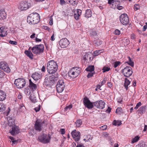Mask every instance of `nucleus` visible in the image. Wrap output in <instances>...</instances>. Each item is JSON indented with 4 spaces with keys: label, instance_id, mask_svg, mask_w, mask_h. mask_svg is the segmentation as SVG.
<instances>
[{
    "label": "nucleus",
    "instance_id": "nucleus-11",
    "mask_svg": "<svg viewBox=\"0 0 147 147\" xmlns=\"http://www.w3.org/2000/svg\"><path fill=\"white\" fill-rule=\"evenodd\" d=\"M72 136L76 142L79 140L80 138V133L79 131H77L76 130H74L71 132Z\"/></svg>",
    "mask_w": 147,
    "mask_h": 147
},
{
    "label": "nucleus",
    "instance_id": "nucleus-47",
    "mask_svg": "<svg viewBox=\"0 0 147 147\" xmlns=\"http://www.w3.org/2000/svg\"><path fill=\"white\" fill-rule=\"evenodd\" d=\"M40 109V105H38L37 107H36L34 109V110L36 112H37L39 111Z\"/></svg>",
    "mask_w": 147,
    "mask_h": 147
},
{
    "label": "nucleus",
    "instance_id": "nucleus-16",
    "mask_svg": "<svg viewBox=\"0 0 147 147\" xmlns=\"http://www.w3.org/2000/svg\"><path fill=\"white\" fill-rule=\"evenodd\" d=\"M9 131L10 133L13 136L18 134L19 132L18 126L16 125L13 126L11 129H10Z\"/></svg>",
    "mask_w": 147,
    "mask_h": 147
},
{
    "label": "nucleus",
    "instance_id": "nucleus-51",
    "mask_svg": "<svg viewBox=\"0 0 147 147\" xmlns=\"http://www.w3.org/2000/svg\"><path fill=\"white\" fill-rule=\"evenodd\" d=\"M80 16V15H78L76 13H75L74 15V17L75 19L76 20H78L79 19Z\"/></svg>",
    "mask_w": 147,
    "mask_h": 147
},
{
    "label": "nucleus",
    "instance_id": "nucleus-2",
    "mask_svg": "<svg viewBox=\"0 0 147 147\" xmlns=\"http://www.w3.org/2000/svg\"><path fill=\"white\" fill-rule=\"evenodd\" d=\"M40 20L39 14L36 12L30 14L27 18V21L29 24H37Z\"/></svg>",
    "mask_w": 147,
    "mask_h": 147
},
{
    "label": "nucleus",
    "instance_id": "nucleus-40",
    "mask_svg": "<svg viewBox=\"0 0 147 147\" xmlns=\"http://www.w3.org/2000/svg\"><path fill=\"white\" fill-rule=\"evenodd\" d=\"M25 109V107L22 105L20 106L19 110L20 112H23Z\"/></svg>",
    "mask_w": 147,
    "mask_h": 147
},
{
    "label": "nucleus",
    "instance_id": "nucleus-25",
    "mask_svg": "<svg viewBox=\"0 0 147 147\" xmlns=\"http://www.w3.org/2000/svg\"><path fill=\"white\" fill-rule=\"evenodd\" d=\"M130 83V81L127 79V78H125L124 85V87L127 90L128 89V86L129 85Z\"/></svg>",
    "mask_w": 147,
    "mask_h": 147
},
{
    "label": "nucleus",
    "instance_id": "nucleus-35",
    "mask_svg": "<svg viewBox=\"0 0 147 147\" xmlns=\"http://www.w3.org/2000/svg\"><path fill=\"white\" fill-rule=\"evenodd\" d=\"M128 58L129 61H128L126 62L131 67H133L134 65V62L131 60V59L129 57H128Z\"/></svg>",
    "mask_w": 147,
    "mask_h": 147
},
{
    "label": "nucleus",
    "instance_id": "nucleus-4",
    "mask_svg": "<svg viewBox=\"0 0 147 147\" xmlns=\"http://www.w3.org/2000/svg\"><path fill=\"white\" fill-rule=\"evenodd\" d=\"M44 49V45L42 44L36 45L31 49L34 54H38L42 53Z\"/></svg>",
    "mask_w": 147,
    "mask_h": 147
},
{
    "label": "nucleus",
    "instance_id": "nucleus-57",
    "mask_svg": "<svg viewBox=\"0 0 147 147\" xmlns=\"http://www.w3.org/2000/svg\"><path fill=\"white\" fill-rule=\"evenodd\" d=\"M60 131L62 134H64L65 133V129H61Z\"/></svg>",
    "mask_w": 147,
    "mask_h": 147
},
{
    "label": "nucleus",
    "instance_id": "nucleus-36",
    "mask_svg": "<svg viewBox=\"0 0 147 147\" xmlns=\"http://www.w3.org/2000/svg\"><path fill=\"white\" fill-rule=\"evenodd\" d=\"M75 123L76 124V126L78 127H79L82 124V121L81 119H78L77 120Z\"/></svg>",
    "mask_w": 147,
    "mask_h": 147
},
{
    "label": "nucleus",
    "instance_id": "nucleus-15",
    "mask_svg": "<svg viewBox=\"0 0 147 147\" xmlns=\"http://www.w3.org/2000/svg\"><path fill=\"white\" fill-rule=\"evenodd\" d=\"M31 5L30 3L26 2H22L20 3L19 8L21 11L25 10L28 9Z\"/></svg>",
    "mask_w": 147,
    "mask_h": 147
},
{
    "label": "nucleus",
    "instance_id": "nucleus-37",
    "mask_svg": "<svg viewBox=\"0 0 147 147\" xmlns=\"http://www.w3.org/2000/svg\"><path fill=\"white\" fill-rule=\"evenodd\" d=\"M123 109L121 107L118 108L116 111V113L119 115H120L123 113Z\"/></svg>",
    "mask_w": 147,
    "mask_h": 147
},
{
    "label": "nucleus",
    "instance_id": "nucleus-41",
    "mask_svg": "<svg viewBox=\"0 0 147 147\" xmlns=\"http://www.w3.org/2000/svg\"><path fill=\"white\" fill-rule=\"evenodd\" d=\"M110 69V68L109 67L105 66L103 67L102 70H103V72H105L109 71Z\"/></svg>",
    "mask_w": 147,
    "mask_h": 147
},
{
    "label": "nucleus",
    "instance_id": "nucleus-30",
    "mask_svg": "<svg viewBox=\"0 0 147 147\" xmlns=\"http://www.w3.org/2000/svg\"><path fill=\"white\" fill-rule=\"evenodd\" d=\"M54 75H52V76L50 77V78H52L53 79L54 82L57 81L58 80V77L59 75L57 73L56 74H54Z\"/></svg>",
    "mask_w": 147,
    "mask_h": 147
},
{
    "label": "nucleus",
    "instance_id": "nucleus-14",
    "mask_svg": "<svg viewBox=\"0 0 147 147\" xmlns=\"http://www.w3.org/2000/svg\"><path fill=\"white\" fill-rule=\"evenodd\" d=\"M42 121L40 119H37L35 122L34 129L36 131H40L42 130Z\"/></svg>",
    "mask_w": 147,
    "mask_h": 147
},
{
    "label": "nucleus",
    "instance_id": "nucleus-45",
    "mask_svg": "<svg viewBox=\"0 0 147 147\" xmlns=\"http://www.w3.org/2000/svg\"><path fill=\"white\" fill-rule=\"evenodd\" d=\"M114 32V34L117 35H119L121 34L120 30L118 29L115 30Z\"/></svg>",
    "mask_w": 147,
    "mask_h": 147
},
{
    "label": "nucleus",
    "instance_id": "nucleus-17",
    "mask_svg": "<svg viewBox=\"0 0 147 147\" xmlns=\"http://www.w3.org/2000/svg\"><path fill=\"white\" fill-rule=\"evenodd\" d=\"M92 56L93 55L92 53L90 52H88L86 53L83 56V59L85 61H91L93 59Z\"/></svg>",
    "mask_w": 147,
    "mask_h": 147
},
{
    "label": "nucleus",
    "instance_id": "nucleus-5",
    "mask_svg": "<svg viewBox=\"0 0 147 147\" xmlns=\"http://www.w3.org/2000/svg\"><path fill=\"white\" fill-rule=\"evenodd\" d=\"M121 72L125 76L128 77L132 75L133 71L130 67L127 66L122 69Z\"/></svg>",
    "mask_w": 147,
    "mask_h": 147
},
{
    "label": "nucleus",
    "instance_id": "nucleus-44",
    "mask_svg": "<svg viewBox=\"0 0 147 147\" xmlns=\"http://www.w3.org/2000/svg\"><path fill=\"white\" fill-rule=\"evenodd\" d=\"M59 85L60 86H61L62 85H64V83L63 80H61L58 82L57 85Z\"/></svg>",
    "mask_w": 147,
    "mask_h": 147
},
{
    "label": "nucleus",
    "instance_id": "nucleus-18",
    "mask_svg": "<svg viewBox=\"0 0 147 147\" xmlns=\"http://www.w3.org/2000/svg\"><path fill=\"white\" fill-rule=\"evenodd\" d=\"M32 77L34 80H38L42 78L41 74L38 73H34L32 74Z\"/></svg>",
    "mask_w": 147,
    "mask_h": 147
},
{
    "label": "nucleus",
    "instance_id": "nucleus-58",
    "mask_svg": "<svg viewBox=\"0 0 147 147\" xmlns=\"http://www.w3.org/2000/svg\"><path fill=\"white\" fill-rule=\"evenodd\" d=\"M4 76V73L0 70V78H2Z\"/></svg>",
    "mask_w": 147,
    "mask_h": 147
},
{
    "label": "nucleus",
    "instance_id": "nucleus-20",
    "mask_svg": "<svg viewBox=\"0 0 147 147\" xmlns=\"http://www.w3.org/2000/svg\"><path fill=\"white\" fill-rule=\"evenodd\" d=\"M6 97L5 92L3 91L0 90V101H2L4 100Z\"/></svg>",
    "mask_w": 147,
    "mask_h": 147
},
{
    "label": "nucleus",
    "instance_id": "nucleus-48",
    "mask_svg": "<svg viewBox=\"0 0 147 147\" xmlns=\"http://www.w3.org/2000/svg\"><path fill=\"white\" fill-rule=\"evenodd\" d=\"M142 105V103L140 102H138L136 105V106L134 108V109H137L140 106Z\"/></svg>",
    "mask_w": 147,
    "mask_h": 147
},
{
    "label": "nucleus",
    "instance_id": "nucleus-52",
    "mask_svg": "<svg viewBox=\"0 0 147 147\" xmlns=\"http://www.w3.org/2000/svg\"><path fill=\"white\" fill-rule=\"evenodd\" d=\"M107 128V125H104L100 127V129L102 130H105Z\"/></svg>",
    "mask_w": 147,
    "mask_h": 147
},
{
    "label": "nucleus",
    "instance_id": "nucleus-38",
    "mask_svg": "<svg viewBox=\"0 0 147 147\" xmlns=\"http://www.w3.org/2000/svg\"><path fill=\"white\" fill-rule=\"evenodd\" d=\"M6 107L5 106V105H4L1 104L0 103V112H2L3 111H4Z\"/></svg>",
    "mask_w": 147,
    "mask_h": 147
},
{
    "label": "nucleus",
    "instance_id": "nucleus-55",
    "mask_svg": "<svg viewBox=\"0 0 147 147\" xmlns=\"http://www.w3.org/2000/svg\"><path fill=\"white\" fill-rule=\"evenodd\" d=\"M43 28L48 31H49L50 30V28L48 27L45 26H43Z\"/></svg>",
    "mask_w": 147,
    "mask_h": 147
},
{
    "label": "nucleus",
    "instance_id": "nucleus-49",
    "mask_svg": "<svg viewBox=\"0 0 147 147\" xmlns=\"http://www.w3.org/2000/svg\"><path fill=\"white\" fill-rule=\"evenodd\" d=\"M94 74V73H92V72H90L88 74V75H87L88 78H89L92 76Z\"/></svg>",
    "mask_w": 147,
    "mask_h": 147
},
{
    "label": "nucleus",
    "instance_id": "nucleus-24",
    "mask_svg": "<svg viewBox=\"0 0 147 147\" xmlns=\"http://www.w3.org/2000/svg\"><path fill=\"white\" fill-rule=\"evenodd\" d=\"M24 53L31 59H33V55L31 51L28 50H26Z\"/></svg>",
    "mask_w": 147,
    "mask_h": 147
},
{
    "label": "nucleus",
    "instance_id": "nucleus-42",
    "mask_svg": "<svg viewBox=\"0 0 147 147\" xmlns=\"http://www.w3.org/2000/svg\"><path fill=\"white\" fill-rule=\"evenodd\" d=\"M140 6L139 4H136L134 6V9L135 11H137L139 9Z\"/></svg>",
    "mask_w": 147,
    "mask_h": 147
},
{
    "label": "nucleus",
    "instance_id": "nucleus-29",
    "mask_svg": "<svg viewBox=\"0 0 147 147\" xmlns=\"http://www.w3.org/2000/svg\"><path fill=\"white\" fill-rule=\"evenodd\" d=\"M94 69V65L90 66L87 67L86 70L88 71L92 72L93 71Z\"/></svg>",
    "mask_w": 147,
    "mask_h": 147
},
{
    "label": "nucleus",
    "instance_id": "nucleus-46",
    "mask_svg": "<svg viewBox=\"0 0 147 147\" xmlns=\"http://www.w3.org/2000/svg\"><path fill=\"white\" fill-rule=\"evenodd\" d=\"M145 145L144 143H140V144L136 145V147H144Z\"/></svg>",
    "mask_w": 147,
    "mask_h": 147
},
{
    "label": "nucleus",
    "instance_id": "nucleus-21",
    "mask_svg": "<svg viewBox=\"0 0 147 147\" xmlns=\"http://www.w3.org/2000/svg\"><path fill=\"white\" fill-rule=\"evenodd\" d=\"M29 87L30 89L34 91L36 88V85L33 83L31 81L30 79L29 80Z\"/></svg>",
    "mask_w": 147,
    "mask_h": 147
},
{
    "label": "nucleus",
    "instance_id": "nucleus-27",
    "mask_svg": "<svg viewBox=\"0 0 147 147\" xmlns=\"http://www.w3.org/2000/svg\"><path fill=\"white\" fill-rule=\"evenodd\" d=\"M146 107L145 106H142L139 108V111L140 114H142L145 112Z\"/></svg>",
    "mask_w": 147,
    "mask_h": 147
},
{
    "label": "nucleus",
    "instance_id": "nucleus-53",
    "mask_svg": "<svg viewBox=\"0 0 147 147\" xmlns=\"http://www.w3.org/2000/svg\"><path fill=\"white\" fill-rule=\"evenodd\" d=\"M60 4L61 5H64L65 4V2L64 0H60Z\"/></svg>",
    "mask_w": 147,
    "mask_h": 147
},
{
    "label": "nucleus",
    "instance_id": "nucleus-62",
    "mask_svg": "<svg viewBox=\"0 0 147 147\" xmlns=\"http://www.w3.org/2000/svg\"><path fill=\"white\" fill-rule=\"evenodd\" d=\"M107 78H104L101 84L102 85L103 84L105 83V82L107 80Z\"/></svg>",
    "mask_w": 147,
    "mask_h": 147
},
{
    "label": "nucleus",
    "instance_id": "nucleus-56",
    "mask_svg": "<svg viewBox=\"0 0 147 147\" xmlns=\"http://www.w3.org/2000/svg\"><path fill=\"white\" fill-rule=\"evenodd\" d=\"M82 11L79 9H78L77 11V14L80 15L81 14Z\"/></svg>",
    "mask_w": 147,
    "mask_h": 147
},
{
    "label": "nucleus",
    "instance_id": "nucleus-64",
    "mask_svg": "<svg viewBox=\"0 0 147 147\" xmlns=\"http://www.w3.org/2000/svg\"><path fill=\"white\" fill-rule=\"evenodd\" d=\"M107 85L110 88H111L112 87L111 84L110 82H108L107 83Z\"/></svg>",
    "mask_w": 147,
    "mask_h": 147
},
{
    "label": "nucleus",
    "instance_id": "nucleus-8",
    "mask_svg": "<svg viewBox=\"0 0 147 147\" xmlns=\"http://www.w3.org/2000/svg\"><path fill=\"white\" fill-rule=\"evenodd\" d=\"M120 20L121 23L124 25L127 24L129 22L128 17L125 13L123 14L120 16Z\"/></svg>",
    "mask_w": 147,
    "mask_h": 147
},
{
    "label": "nucleus",
    "instance_id": "nucleus-39",
    "mask_svg": "<svg viewBox=\"0 0 147 147\" xmlns=\"http://www.w3.org/2000/svg\"><path fill=\"white\" fill-rule=\"evenodd\" d=\"M121 63L120 61H116L114 62V67L115 68H116L118 66L120 65Z\"/></svg>",
    "mask_w": 147,
    "mask_h": 147
},
{
    "label": "nucleus",
    "instance_id": "nucleus-54",
    "mask_svg": "<svg viewBox=\"0 0 147 147\" xmlns=\"http://www.w3.org/2000/svg\"><path fill=\"white\" fill-rule=\"evenodd\" d=\"M115 0H108V3L110 5H112L113 2H115Z\"/></svg>",
    "mask_w": 147,
    "mask_h": 147
},
{
    "label": "nucleus",
    "instance_id": "nucleus-32",
    "mask_svg": "<svg viewBox=\"0 0 147 147\" xmlns=\"http://www.w3.org/2000/svg\"><path fill=\"white\" fill-rule=\"evenodd\" d=\"M94 44H95L96 46H98L102 44V41L99 40H94L93 42Z\"/></svg>",
    "mask_w": 147,
    "mask_h": 147
},
{
    "label": "nucleus",
    "instance_id": "nucleus-12",
    "mask_svg": "<svg viewBox=\"0 0 147 147\" xmlns=\"http://www.w3.org/2000/svg\"><path fill=\"white\" fill-rule=\"evenodd\" d=\"M69 43V40L66 38L61 39L59 43V45L62 48L66 47L68 46Z\"/></svg>",
    "mask_w": 147,
    "mask_h": 147
},
{
    "label": "nucleus",
    "instance_id": "nucleus-61",
    "mask_svg": "<svg viewBox=\"0 0 147 147\" xmlns=\"http://www.w3.org/2000/svg\"><path fill=\"white\" fill-rule=\"evenodd\" d=\"M7 35V33H5L4 34H0V37H3L5 36L6 35Z\"/></svg>",
    "mask_w": 147,
    "mask_h": 147
},
{
    "label": "nucleus",
    "instance_id": "nucleus-60",
    "mask_svg": "<svg viewBox=\"0 0 147 147\" xmlns=\"http://www.w3.org/2000/svg\"><path fill=\"white\" fill-rule=\"evenodd\" d=\"M49 24L51 25H52L53 24V18H52V16L50 18Z\"/></svg>",
    "mask_w": 147,
    "mask_h": 147
},
{
    "label": "nucleus",
    "instance_id": "nucleus-50",
    "mask_svg": "<svg viewBox=\"0 0 147 147\" xmlns=\"http://www.w3.org/2000/svg\"><path fill=\"white\" fill-rule=\"evenodd\" d=\"M9 43L14 45H16L17 44V42L16 41H13L11 40L9 41Z\"/></svg>",
    "mask_w": 147,
    "mask_h": 147
},
{
    "label": "nucleus",
    "instance_id": "nucleus-22",
    "mask_svg": "<svg viewBox=\"0 0 147 147\" xmlns=\"http://www.w3.org/2000/svg\"><path fill=\"white\" fill-rule=\"evenodd\" d=\"M65 88V85H62L61 86L59 85H57V90L58 92H61L64 90Z\"/></svg>",
    "mask_w": 147,
    "mask_h": 147
},
{
    "label": "nucleus",
    "instance_id": "nucleus-34",
    "mask_svg": "<svg viewBox=\"0 0 147 147\" xmlns=\"http://www.w3.org/2000/svg\"><path fill=\"white\" fill-rule=\"evenodd\" d=\"M113 125L115 126L117 125L119 126L121 124V121L114 120L113 122Z\"/></svg>",
    "mask_w": 147,
    "mask_h": 147
},
{
    "label": "nucleus",
    "instance_id": "nucleus-6",
    "mask_svg": "<svg viewBox=\"0 0 147 147\" xmlns=\"http://www.w3.org/2000/svg\"><path fill=\"white\" fill-rule=\"evenodd\" d=\"M14 84L16 87L18 88H23L26 84V81L24 79L18 78L15 80Z\"/></svg>",
    "mask_w": 147,
    "mask_h": 147
},
{
    "label": "nucleus",
    "instance_id": "nucleus-13",
    "mask_svg": "<svg viewBox=\"0 0 147 147\" xmlns=\"http://www.w3.org/2000/svg\"><path fill=\"white\" fill-rule=\"evenodd\" d=\"M93 104L97 108L102 109L105 107V103L102 100H100L93 102Z\"/></svg>",
    "mask_w": 147,
    "mask_h": 147
},
{
    "label": "nucleus",
    "instance_id": "nucleus-33",
    "mask_svg": "<svg viewBox=\"0 0 147 147\" xmlns=\"http://www.w3.org/2000/svg\"><path fill=\"white\" fill-rule=\"evenodd\" d=\"M140 137L138 136H136L134 138L132 139L131 143H134L135 142H137L140 139Z\"/></svg>",
    "mask_w": 147,
    "mask_h": 147
},
{
    "label": "nucleus",
    "instance_id": "nucleus-7",
    "mask_svg": "<svg viewBox=\"0 0 147 147\" xmlns=\"http://www.w3.org/2000/svg\"><path fill=\"white\" fill-rule=\"evenodd\" d=\"M38 139L41 142L46 144L49 142L50 137L47 136V135L45 134H43L38 137Z\"/></svg>",
    "mask_w": 147,
    "mask_h": 147
},
{
    "label": "nucleus",
    "instance_id": "nucleus-43",
    "mask_svg": "<svg viewBox=\"0 0 147 147\" xmlns=\"http://www.w3.org/2000/svg\"><path fill=\"white\" fill-rule=\"evenodd\" d=\"M72 105H69L68 106H66V107L64 108L65 111H66L69 110L71 108H72Z\"/></svg>",
    "mask_w": 147,
    "mask_h": 147
},
{
    "label": "nucleus",
    "instance_id": "nucleus-23",
    "mask_svg": "<svg viewBox=\"0 0 147 147\" xmlns=\"http://www.w3.org/2000/svg\"><path fill=\"white\" fill-rule=\"evenodd\" d=\"M92 15V12L90 9H87L86 10V13L85 14V17L88 18L90 17Z\"/></svg>",
    "mask_w": 147,
    "mask_h": 147
},
{
    "label": "nucleus",
    "instance_id": "nucleus-19",
    "mask_svg": "<svg viewBox=\"0 0 147 147\" xmlns=\"http://www.w3.org/2000/svg\"><path fill=\"white\" fill-rule=\"evenodd\" d=\"M6 18V14L4 9H1L0 10V19L3 20Z\"/></svg>",
    "mask_w": 147,
    "mask_h": 147
},
{
    "label": "nucleus",
    "instance_id": "nucleus-59",
    "mask_svg": "<svg viewBox=\"0 0 147 147\" xmlns=\"http://www.w3.org/2000/svg\"><path fill=\"white\" fill-rule=\"evenodd\" d=\"M99 52V51L97 50L94 52V54L95 55H97L100 53Z\"/></svg>",
    "mask_w": 147,
    "mask_h": 147
},
{
    "label": "nucleus",
    "instance_id": "nucleus-28",
    "mask_svg": "<svg viewBox=\"0 0 147 147\" xmlns=\"http://www.w3.org/2000/svg\"><path fill=\"white\" fill-rule=\"evenodd\" d=\"M7 28L5 26H2L0 28V33L4 34L5 33H7Z\"/></svg>",
    "mask_w": 147,
    "mask_h": 147
},
{
    "label": "nucleus",
    "instance_id": "nucleus-3",
    "mask_svg": "<svg viewBox=\"0 0 147 147\" xmlns=\"http://www.w3.org/2000/svg\"><path fill=\"white\" fill-rule=\"evenodd\" d=\"M81 68L80 67H73L68 72V75L72 78L77 77L81 72Z\"/></svg>",
    "mask_w": 147,
    "mask_h": 147
},
{
    "label": "nucleus",
    "instance_id": "nucleus-31",
    "mask_svg": "<svg viewBox=\"0 0 147 147\" xmlns=\"http://www.w3.org/2000/svg\"><path fill=\"white\" fill-rule=\"evenodd\" d=\"M30 98L31 101L34 103L37 101L36 97L34 95H31L30 96Z\"/></svg>",
    "mask_w": 147,
    "mask_h": 147
},
{
    "label": "nucleus",
    "instance_id": "nucleus-26",
    "mask_svg": "<svg viewBox=\"0 0 147 147\" xmlns=\"http://www.w3.org/2000/svg\"><path fill=\"white\" fill-rule=\"evenodd\" d=\"M120 3V1L118 0L115 1V2H113L112 6L111 7L113 8H115L116 7L118 6L119 5Z\"/></svg>",
    "mask_w": 147,
    "mask_h": 147
},
{
    "label": "nucleus",
    "instance_id": "nucleus-1",
    "mask_svg": "<svg viewBox=\"0 0 147 147\" xmlns=\"http://www.w3.org/2000/svg\"><path fill=\"white\" fill-rule=\"evenodd\" d=\"M58 66L56 62L53 60L49 61L47 63V69L48 72L50 74H55L57 71Z\"/></svg>",
    "mask_w": 147,
    "mask_h": 147
},
{
    "label": "nucleus",
    "instance_id": "nucleus-63",
    "mask_svg": "<svg viewBox=\"0 0 147 147\" xmlns=\"http://www.w3.org/2000/svg\"><path fill=\"white\" fill-rule=\"evenodd\" d=\"M76 147H84V146L83 144H78L77 145Z\"/></svg>",
    "mask_w": 147,
    "mask_h": 147
},
{
    "label": "nucleus",
    "instance_id": "nucleus-10",
    "mask_svg": "<svg viewBox=\"0 0 147 147\" xmlns=\"http://www.w3.org/2000/svg\"><path fill=\"white\" fill-rule=\"evenodd\" d=\"M83 103L85 106L89 109L92 108L94 106L93 103L90 102V100L86 97H85L84 98Z\"/></svg>",
    "mask_w": 147,
    "mask_h": 147
},
{
    "label": "nucleus",
    "instance_id": "nucleus-9",
    "mask_svg": "<svg viewBox=\"0 0 147 147\" xmlns=\"http://www.w3.org/2000/svg\"><path fill=\"white\" fill-rule=\"evenodd\" d=\"M0 68L3 70L4 71L8 73L10 72L11 71V69L7 64L4 61L0 62Z\"/></svg>",
    "mask_w": 147,
    "mask_h": 147
}]
</instances>
